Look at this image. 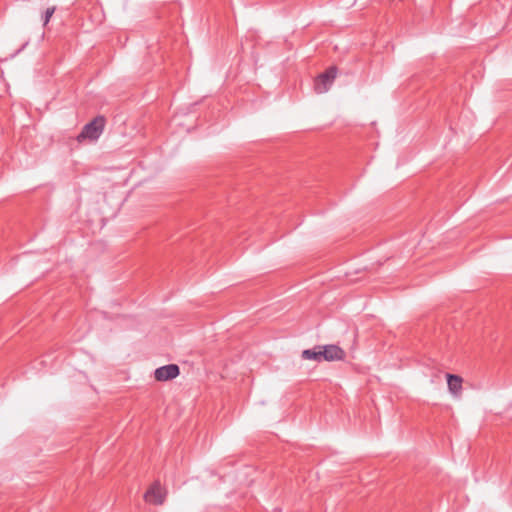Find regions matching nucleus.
<instances>
[{"mask_svg": "<svg viewBox=\"0 0 512 512\" xmlns=\"http://www.w3.org/2000/svg\"><path fill=\"white\" fill-rule=\"evenodd\" d=\"M105 123L106 120L104 116L99 115L95 117L92 121L84 125L81 132L76 137L77 141L79 143L86 139L96 141L103 133Z\"/></svg>", "mask_w": 512, "mask_h": 512, "instance_id": "1", "label": "nucleus"}, {"mask_svg": "<svg viewBox=\"0 0 512 512\" xmlns=\"http://www.w3.org/2000/svg\"><path fill=\"white\" fill-rule=\"evenodd\" d=\"M337 76V68L329 67L324 73H321L314 81V90L318 94L325 93L331 87Z\"/></svg>", "mask_w": 512, "mask_h": 512, "instance_id": "2", "label": "nucleus"}, {"mask_svg": "<svg viewBox=\"0 0 512 512\" xmlns=\"http://www.w3.org/2000/svg\"><path fill=\"white\" fill-rule=\"evenodd\" d=\"M166 492L161 487L159 481L154 482L150 488L145 492L144 498L148 503L154 505H162L165 501Z\"/></svg>", "mask_w": 512, "mask_h": 512, "instance_id": "3", "label": "nucleus"}, {"mask_svg": "<svg viewBox=\"0 0 512 512\" xmlns=\"http://www.w3.org/2000/svg\"><path fill=\"white\" fill-rule=\"evenodd\" d=\"M180 373L179 366L176 364H168L157 368L154 377L157 381H168L176 378Z\"/></svg>", "mask_w": 512, "mask_h": 512, "instance_id": "4", "label": "nucleus"}, {"mask_svg": "<svg viewBox=\"0 0 512 512\" xmlns=\"http://www.w3.org/2000/svg\"><path fill=\"white\" fill-rule=\"evenodd\" d=\"M322 359L325 361H341L344 360L346 353L338 345H321Z\"/></svg>", "mask_w": 512, "mask_h": 512, "instance_id": "5", "label": "nucleus"}, {"mask_svg": "<svg viewBox=\"0 0 512 512\" xmlns=\"http://www.w3.org/2000/svg\"><path fill=\"white\" fill-rule=\"evenodd\" d=\"M446 377H447V385H448V389L449 391L453 394V395H458L461 390H462V378L458 375H454V374H446Z\"/></svg>", "mask_w": 512, "mask_h": 512, "instance_id": "6", "label": "nucleus"}, {"mask_svg": "<svg viewBox=\"0 0 512 512\" xmlns=\"http://www.w3.org/2000/svg\"><path fill=\"white\" fill-rule=\"evenodd\" d=\"M301 357L305 360H314L317 362H321L323 360L321 345H317L312 349L303 350Z\"/></svg>", "mask_w": 512, "mask_h": 512, "instance_id": "7", "label": "nucleus"}, {"mask_svg": "<svg viewBox=\"0 0 512 512\" xmlns=\"http://www.w3.org/2000/svg\"><path fill=\"white\" fill-rule=\"evenodd\" d=\"M56 10V7H49L45 10L44 12V15H43V25H47L51 19V17L53 16L54 12Z\"/></svg>", "mask_w": 512, "mask_h": 512, "instance_id": "8", "label": "nucleus"}]
</instances>
